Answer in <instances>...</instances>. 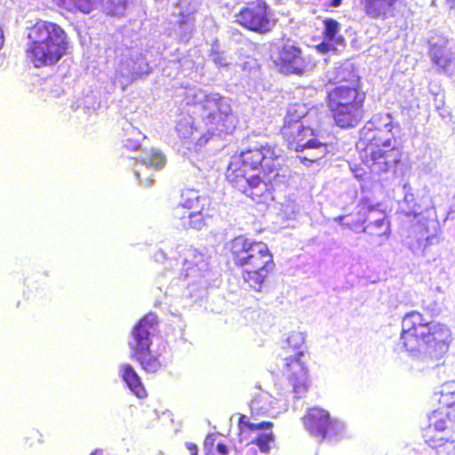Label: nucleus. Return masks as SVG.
<instances>
[{"label": "nucleus", "mask_w": 455, "mask_h": 455, "mask_svg": "<svg viewBox=\"0 0 455 455\" xmlns=\"http://www.w3.org/2000/svg\"><path fill=\"white\" fill-rule=\"evenodd\" d=\"M280 153L270 144L240 153L226 171V179L237 192L257 204L274 200L273 179L278 176Z\"/></svg>", "instance_id": "nucleus-1"}, {"label": "nucleus", "mask_w": 455, "mask_h": 455, "mask_svg": "<svg viewBox=\"0 0 455 455\" xmlns=\"http://www.w3.org/2000/svg\"><path fill=\"white\" fill-rule=\"evenodd\" d=\"M395 129L400 125L393 116L379 112L360 130L356 148L362 164L370 172H387L402 162L403 147L394 136Z\"/></svg>", "instance_id": "nucleus-2"}, {"label": "nucleus", "mask_w": 455, "mask_h": 455, "mask_svg": "<svg viewBox=\"0 0 455 455\" xmlns=\"http://www.w3.org/2000/svg\"><path fill=\"white\" fill-rule=\"evenodd\" d=\"M400 339L407 352L435 367L443 363L452 336L447 324L427 320L413 310L403 318Z\"/></svg>", "instance_id": "nucleus-3"}, {"label": "nucleus", "mask_w": 455, "mask_h": 455, "mask_svg": "<svg viewBox=\"0 0 455 455\" xmlns=\"http://www.w3.org/2000/svg\"><path fill=\"white\" fill-rule=\"evenodd\" d=\"M329 84L333 86L327 90L325 102L334 124L342 129L357 126L366 113L361 76L351 65L339 66Z\"/></svg>", "instance_id": "nucleus-4"}, {"label": "nucleus", "mask_w": 455, "mask_h": 455, "mask_svg": "<svg viewBox=\"0 0 455 455\" xmlns=\"http://www.w3.org/2000/svg\"><path fill=\"white\" fill-rule=\"evenodd\" d=\"M224 250L228 262L241 270L243 282L251 290L260 292L275 269L268 245L239 235L228 240Z\"/></svg>", "instance_id": "nucleus-5"}, {"label": "nucleus", "mask_w": 455, "mask_h": 455, "mask_svg": "<svg viewBox=\"0 0 455 455\" xmlns=\"http://www.w3.org/2000/svg\"><path fill=\"white\" fill-rule=\"evenodd\" d=\"M26 58L36 68L53 66L68 53L69 40L58 23L37 20L28 29Z\"/></svg>", "instance_id": "nucleus-6"}, {"label": "nucleus", "mask_w": 455, "mask_h": 455, "mask_svg": "<svg viewBox=\"0 0 455 455\" xmlns=\"http://www.w3.org/2000/svg\"><path fill=\"white\" fill-rule=\"evenodd\" d=\"M455 382L443 385L434 395L438 407L427 415V425L421 428L424 443L437 453L448 454L455 450Z\"/></svg>", "instance_id": "nucleus-7"}, {"label": "nucleus", "mask_w": 455, "mask_h": 455, "mask_svg": "<svg viewBox=\"0 0 455 455\" xmlns=\"http://www.w3.org/2000/svg\"><path fill=\"white\" fill-rule=\"evenodd\" d=\"M305 337L299 331H291L282 347L283 375L292 387L296 398L305 396L309 387L308 371L305 355Z\"/></svg>", "instance_id": "nucleus-8"}, {"label": "nucleus", "mask_w": 455, "mask_h": 455, "mask_svg": "<svg viewBox=\"0 0 455 455\" xmlns=\"http://www.w3.org/2000/svg\"><path fill=\"white\" fill-rule=\"evenodd\" d=\"M172 215L182 228L200 230L213 218L214 208L208 197L187 188L182 190L180 202L172 209Z\"/></svg>", "instance_id": "nucleus-9"}, {"label": "nucleus", "mask_w": 455, "mask_h": 455, "mask_svg": "<svg viewBox=\"0 0 455 455\" xmlns=\"http://www.w3.org/2000/svg\"><path fill=\"white\" fill-rule=\"evenodd\" d=\"M305 116L302 104L295 103L288 108L280 134L290 149L303 151L306 148H320L326 146L319 140V132L305 126L301 118Z\"/></svg>", "instance_id": "nucleus-10"}, {"label": "nucleus", "mask_w": 455, "mask_h": 455, "mask_svg": "<svg viewBox=\"0 0 455 455\" xmlns=\"http://www.w3.org/2000/svg\"><path fill=\"white\" fill-rule=\"evenodd\" d=\"M158 319L155 313H148L141 317L132 331L129 344L131 357L135 359L141 368L148 373H155L162 364L150 351V337L157 331Z\"/></svg>", "instance_id": "nucleus-11"}, {"label": "nucleus", "mask_w": 455, "mask_h": 455, "mask_svg": "<svg viewBox=\"0 0 455 455\" xmlns=\"http://www.w3.org/2000/svg\"><path fill=\"white\" fill-rule=\"evenodd\" d=\"M274 67L283 75L302 76L307 68L303 50L296 41L282 38L271 55Z\"/></svg>", "instance_id": "nucleus-12"}, {"label": "nucleus", "mask_w": 455, "mask_h": 455, "mask_svg": "<svg viewBox=\"0 0 455 455\" xmlns=\"http://www.w3.org/2000/svg\"><path fill=\"white\" fill-rule=\"evenodd\" d=\"M235 21L242 28L260 35L270 32L276 23L265 0L247 2L235 13Z\"/></svg>", "instance_id": "nucleus-13"}, {"label": "nucleus", "mask_w": 455, "mask_h": 455, "mask_svg": "<svg viewBox=\"0 0 455 455\" xmlns=\"http://www.w3.org/2000/svg\"><path fill=\"white\" fill-rule=\"evenodd\" d=\"M274 423L271 421L251 422L240 414L237 420V437L240 442L255 444L262 453H268L275 443Z\"/></svg>", "instance_id": "nucleus-14"}, {"label": "nucleus", "mask_w": 455, "mask_h": 455, "mask_svg": "<svg viewBox=\"0 0 455 455\" xmlns=\"http://www.w3.org/2000/svg\"><path fill=\"white\" fill-rule=\"evenodd\" d=\"M302 419L306 429L322 441L336 442L343 437V426L321 407L307 409Z\"/></svg>", "instance_id": "nucleus-15"}, {"label": "nucleus", "mask_w": 455, "mask_h": 455, "mask_svg": "<svg viewBox=\"0 0 455 455\" xmlns=\"http://www.w3.org/2000/svg\"><path fill=\"white\" fill-rule=\"evenodd\" d=\"M362 214H370V220H367L364 233H366L371 240L382 243L387 240L391 233L390 222L387 220L386 211L381 208L379 203H372L369 198H362L360 206Z\"/></svg>", "instance_id": "nucleus-16"}, {"label": "nucleus", "mask_w": 455, "mask_h": 455, "mask_svg": "<svg viewBox=\"0 0 455 455\" xmlns=\"http://www.w3.org/2000/svg\"><path fill=\"white\" fill-rule=\"evenodd\" d=\"M364 15L372 20H387L394 17L401 4L400 0H359Z\"/></svg>", "instance_id": "nucleus-17"}, {"label": "nucleus", "mask_w": 455, "mask_h": 455, "mask_svg": "<svg viewBox=\"0 0 455 455\" xmlns=\"http://www.w3.org/2000/svg\"><path fill=\"white\" fill-rule=\"evenodd\" d=\"M216 106V109L209 112L207 116L208 123L220 132L228 133L234 127V116L231 108L222 100L209 101Z\"/></svg>", "instance_id": "nucleus-18"}, {"label": "nucleus", "mask_w": 455, "mask_h": 455, "mask_svg": "<svg viewBox=\"0 0 455 455\" xmlns=\"http://www.w3.org/2000/svg\"><path fill=\"white\" fill-rule=\"evenodd\" d=\"M273 398L266 391L257 388L249 403L252 418L267 415L273 409Z\"/></svg>", "instance_id": "nucleus-19"}, {"label": "nucleus", "mask_w": 455, "mask_h": 455, "mask_svg": "<svg viewBox=\"0 0 455 455\" xmlns=\"http://www.w3.org/2000/svg\"><path fill=\"white\" fill-rule=\"evenodd\" d=\"M120 376L128 388L139 398H145L148 395L147 390L134 368L128 363L120 367Z\"/></svg>", "instance_id": "nucleus-20"}, {"label": "nucleus", "mask_w": 455, "mask_h": 455, "mask_svg": "<svg viewBox=\"0 0 455 455\" xmlns=\"http://www.w3.org/2000/svg\"><path fill=\"white\" fill-rule=\"evenodd\" d=\"M361 204L362 199L358 202L355 212L339 218V223L344 228L354 232H364L366 226L364 224L367 220H370V214H362L360 212Z\"/></svg>", "instance_id": "nucleus-21"}, {"label": "nucleus", "mask_w": 455, "mask_h": 455, "mask_svg": "<svg viewBox=\"0 0 455 455\" xmlns=\"http://www.w3.org/2000/svg\"><path fill=\"white\" fill-rule=\"evenodd\" d=\"M99 0H52L60 9L69 12H82L89 14L92 12Z\"/></svg>", "instance_id": "nucleus-22"}, {"label": "nucleus", "mask_w": 455, "mask_h": 455, "mask_svg": "<svg viewBox=\"0 0 455 455\" xmlns=\"http://www.w3.org/2000/svg\"><path fill=\"white\" fill-rule=\"evenodd\" d=\"M437 243L438 238L435 235L420 233L410 242V249L415 254L425 255Z\"/></svg>", "instance_id": "nucleus-23"}, {"label": "nucleus", "mask_w": 455, "mask_h": 455, "mask_svg": "<svg viewBox=\"0 0 455 455\" xmlns=\"http://www.w3.org/2000/svg\"><path fill=\"white\" fill-rule=\"evenodd\" d=\"M140 161L145 168L159 170L165 164V156L159 150L152 149L140 156Z\"/></svg>", "instance_id": "nucleus-24"}, {"label": "nucleus", "mask_w": 455, "mask_h": 455, "mask_svg": "<svg viewBox=\"0 0 455 455\" xmlns=\"http://www.w3.org/2000/svg\"><path fill=\"white\" fill-rule=\"evenodd\" d=\"M324 29H323V37L329 41H334L337 38V35L339 31L340 25L339 23L332 19L326 18L323 21Z\"/></svg>", "instance_id": "nucleus-25"}, {"label": "nucleus", "mask_w": 455, "mask_h": 455, "mask_svg": "<svg viewBox=\"0 0 455 455\" xmlns=\"http://www.w3.org/2000/svg\"><path fill=\"white\" fill-rule=\"evenodd\" d=\"M452 60V56L451 52L438 50L435 52L434 55V61L435 63L439 66L440 68L445 69L447 68Z\"/></svg>", "instance_id": "nucleus-26"}, {"label": "nucleus", "mask_w": 455, "mask_h": 455, "mask_svg": "<svg viewBox=\"0 0 455 455\" xmlns=\"http://www.w3.org/2000/svg\"><path fill=\"white\" fill-rule=\"evenodd\" d=\"M126 5V0H111L108 5V13L114 16L123 15Z\"/></svg>", "instance_id": "nucleus-27"}, {"label": "nucleus", "mask_w": 455, "mask_h": 455, "mask_svg": "<svg viewBox=\"0 0 455 455\" xmlns=\"http://www.w3.org/2000/svg\"><path fill=\"white\" fill-rule=\"evenodd\" d=\"M44 435L37 429H33L28 433V435L26 437V442L29 446H36L37 444L44 443L43 439Z\"/></svg>", "instance_id": "nucleus-28"}, {"label": "nucleus", "mask_w": 455, "mask_h": 455, "mask_svg": "<svg viewBox=\"0 0 455 455\" xmlns=\"http://www.w3.org/2000/svg\"><path fill=\"white\" fill-rule=\"evenodd\" d=\"M343 0H319V4L324 12H331L339 7Z\"/></svg>", "instance_id": "nucleus-29"}, {"label": "nucleus", "mask_w": 455, "mask_h": 455, "mask_svg": "<svg viewBox=\"0 0 455 455\" xmlns=\"http://www.w3.org/2000/svg\"><path fill=\"white\" fill-rule=\"evenodd\" d=\"M212 61L220 67H227L229 65L223 52L215 51L212 52Z\"/></svg>", "instance_id": "nucleus-30"}, {"label": "nucleus", "mask_w": 455, "mask_h": 455, "mask_svg": "<svg viewBox=\"0 0 455 455\" xmlns=\"http://www.w3.org/2000/svg\"><path fill=\"white\" fill-rule=\"evenodd\" d=\"M143 171H144L143 169L137 171L135 175H136L138 180L140 182L141 185L146 186V187H149V186H151L153 184L154 180L151 178L142 179L141 178V172Z\"/></svg>", "instance_id": "nucleus-31"}, {"label": "nucleus", "mask_w": 455, "mask_h": 455, "mask_svg": "<svg viewBox=\"0 0 455 455\" xmlns=\"http://www.w3.org/2000/svg\"><path fill=\"white\" fill-rule=\"evenodd\" d=\"M228 447L225 443H220L216 445L214 451H210L209 452H215L217 455H228Z\"/></svg>", "instance_id": "nucleus-32"}, {"label": "nucleus", "mask_w": 455, "mask_h": 455, "mask_svg": "<svg viewBox=\"0 0 455 455\" xmlns=\"http://www.w3.org/2000/svg\"><path fill=\"white\" fill-rule=\"evenodd\" d=\"M124 147L127 148L128 150L135 151L139 148L140 144L138 142L132 143L130 139H126L124 140Z\"/></svg>", "instance_id": "nucleus-33"}, {"label": "nucleus", "mask_w": 455, "mask_h": 455, "mask_svg": "<svg viewBox=\"0 0 455 455\" xmlns=\"http://www.w3.org/2000/svg\"><path fill=\"white\" fill-rule=\"evenodd\" d=\"M186 447L189 451L191 455H198V447L196 443H187Z\"/></svg>", "instance_id": "nucleus-34"}, {"label": "nucleus", "mask_w": 455, "mask_h": 455, "mask_svg": "<svg viewBox=\"0 0 455 455\" xmlns=\"http://www.w3.org/2000/svg\"><path fill=\"white\" fill-rule=\"evenodd\" d=\"M319 52H326L329 51V46L325 43H322L316 46Z\"/></svg>", "instance_id": "nucleus-35"}, {"label": "nucleus", "mask_w": 455, "mask_h": 455, "mask_svg": "<svg viewBox=\"0 0 455 455\" xmlns=\"http://www.w3.org/2000/svg\"><path fill=\"white\" fill-rule=\"evenodd\" d=\"M90 455H105L102 449H95Z\"/></svg>", "instance_id": "nucleus-36"}, {"label": "nucleus", "mask_w": 455, "mask_h": 455, "mask_svg": "<svg viewBox=\"0 0 455 455\" xmlns=\"http://www.w3.org/2000/svg\"><path fill=\"white\" fill-rule=\"evenodd\" d=\"M196 11L195 10H192L187 16H186V20H180V24H184L186 22V20H188L189 16L192 15Z\"/></svg>", "instance_id": "nucleus-37"}, {"label": "nucleus", "mask_w": 455, "mask_h": 455, "mask_svg": "<svg viewBox=\"0 0 455 455\" xmlns=\"http://www.w3.org/2000/svg\"><path fill=\"white\" fill-rule=\"evenodd\" d=\"M446 2L451 4V8H452L453 4H455V0H446Z\"/></svg>", "instance_id": "nucleus-38"}, {"label": "nucleus", "mask_w": 455, "mask_h": 455, "mask_svg": "<svg viewBox=\"0 0 455 455\" xmlns=\"http://www.w3.org/2000/svg\"><path fill=\"white\" fill-rule=\"evenodd\" d=\"M355 176H356L359 180H363V174H355Z\"/></svg>", "instance_id": "nucleus-39"}, {"label": "nucleus", "mask_w": 455, "mask_h": 455, "mask_svg": "<svg viewBox=\"0 0 455 455\" xmlns=\"http://www.w3.org/2000/svg\"><path fill=\"white\" fill-rule=\"evenodd\" d=\"M206 455H217L215 452H207Z\"/></svg>", "instance_id": "nucleus-40"}, {"label": "nucleus", "mask_w": 455, "mask_h": 455, "mask_svg": "<svg viewBox=\"0 0 455 455\" xmlns=\"http://www.w3.org/2000/svg\"><path fill=\"white\" fill-rule=\"evenodd\" d=\"M181 2H182V0H178V4H180V3H181Z\"/></svg>", "instance_id": "nucleus-41"}]
</instances>
